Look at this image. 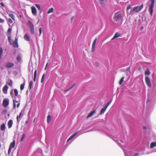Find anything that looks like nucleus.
Instances as JSON below:
<instances>
[{
  "instance_id": "f257e3e1",
  "label": "nucleus",
  "mask_w": 156,
  "mask_h": 156,
  "mask_svg": "<svg viewBox=\"0 0 156 156\" xmlns=\"http://www.w3.org/2000/svg\"><path fill=\"white\" fill-rule=\"evenodd\" d=\"M122 16L120 12H119L115 13L113 18L114 21L115 23H118L122 20Z\"/></svg>"
},
{
  "instance_id": "f03ea898",
  "label": "nucleus",
  "mask_w": 156,
  "mask_h": 156,
  "mask_svg": "<svg viewBox=\"0 0 156 156\" xmlns=\"http://www.w3.org/2000/svg\"><path fill=\"white\" fill-rule=\"evenodd\" d=\"M143 5L142 4L140 6H136L134 7L132 10H131L130 12V14L133 15L135 12H139L143 8Z\"/></svg>"
},
{
  "instance_id": "7ed1b4c3",
  "label": "nucleus",
  "mask_w": 156,
  "mask_h": 156,
  "mask_svg": "<svg viewBox=\"0 0 156 156\" xmlns=\"http://www.w3.org/2000/svg\"><path fill=\"white\" fill-rule=\"evenodd\" d=\"M125 156H138V154H134V152L131 151H128L123 149Z\"/></svg>"
},
{
  "instance_id": "20e7f679",
  "label": "nucleus",
  "mask_w": 156,
  "mask_h": 156,
  "mask_svg": "<svg viewBox=\"0 0 156 156\" xmlns=\"http://www.w3.org/2000/svg\"><path fill=\"white\" fill-rule=\"evenodd\" d=\"M27 24L29 27L31 34L32 35L34 34V27L33 23L30 20H28L27 22Z\"/></svg>"
},
{
  "instance_id": "39448f33",
  "label": "nucleus",
  "mask_w": 156,
  "mask_h": 156,
  "mask_svg": "<svg viewBox=\"0 0 156 156\" xmlns=\"http://www.w3.org/2000/svg\"><path fill=\"white\" fill-rule=\"evenodd\" d=\"M151 4L149 8V12L151 16L153 12V9L154 5V0H151Z\"/></svg>"
},
{
  "instance_id": "423d86ee",
  "label": "nucleus",
  "mask_w": 156,
  "mask_h": 156,
  "mask_svg": "<svg viewBox=\"0 0 156 156\" xmlns=\"http://www.w3.org/2000/svg\"><path fill=\"white\" fill-rule=\"evenodd\" d=\"M15 145V140H13V142H11L10 145L9 147L8 151V154H9L12 150V148H13Z\"/></svg>"
},
{
  "instance_id": "0eeeda50",
  "label": "nucleus",
  "mask_w": 156,
  "mask_h": 156,
  "mask_svg": "<svg viewBox=\"0 0 156 156\" xmlns=\"http://www.w3.org/2000/svg\"><path fill=\"white\" fill-rule=\"evenodd\" d=\"M145 81L147 86L149 87H151V83L149 78L148 76H146Z\"/></svg>"
},
{
  "instance_id": "6e6552de",
  "label": "nucleus",
  "mask_w": 156,
  "mask_h": 156,
  "mask_svg": "<svg viewBox=\"0 0 156 156\" xmlns=\"http://www.w3.org/2000/svg\"><path fill=\"white\" fill-rule=\"evenodd\" d=\"M9 103V100L8 98H5L4 99L3 101V106L6 107L7 106Z\"/></svg>"
},
{
  "instance_id": "1a4fd4ad",
  "label": "nucleus",
  "mask_w": 156,
  "mask_h": 156,
  "mask_svg": "<svg viewBox=\"0 0 156 156\" xmlns=\"http://www.w3.org/2000/svg\"><path fill=\"white\" fill-rule=\"evenodd\" d=\"M9 87L6 85L4 86L2 89V91L3 93L5 94H7V90L8 89Z\"/></svg>"
},
{
  "instance_id": "9d476101",
  "label": "nucleus",
  "mask_w": 156,
  "mask_h": 156,
  "mask_svg": "<svg viewBox=\"0 0 156 156\" xmlns=\"http://www.w3.org/2000/svg\"><path fill=\"white\" fill-rule=\"evenodd\" d=\"M31 9L32 13L34 15L36 16L37 14V10L36 8L34 6H32Z\"/></svg>"
},
{
  "instance_id": "9b49d317",
  "label": "nucleus",
  "mask_w": 156,
  "mask_h": 156,
  "mask_svg": "<svg viewBox=\"0 0 156 156\" xmlns=\"http://www.w3.org/2000/svg\"><path fill=\"white\" fill-rule=\"evenodd\" d=\"M78 132H76L74 134L71 135L67 140V142H68L72 139H73L78 133Z\"/></svg>"
},
{
  "instance_id": "f8f14e48",
  "label": "nucleus",
  "mask_w": 156,
  "mask_h": 156,
  "mask_svg": "<svg viewBox=\"0 0 156 156\" xmlns=\"http://www.w3.org/2000/svg\"><path fill=\"white\" fill-rule=\"evenodd\" d=\"M13 66L14 64L11 62H7L6 65V66L7 68H11Z\"/></svg>"
},
{
  "instance_id": "ddd939ff",
  "label": "nucleus",
  "mask_w": 156,
  "mask_h": 156,
  "mask_svg": "<svg viewBox=\"0 0 156 156\" xmlns=\"http://www.w3.org/2000/svg\"><path fill=\"white\" fill-rule=\"evenodd\" d=\"M96 41H97V38H96L94 41L93 42V43L92 44V51H94L95 50V47Z\"/></svg>"
},
{
  "instance_id": "4468645a",
  "label": "nucleus",
  "mask_w": 156,
  "mask_h": 156,
  "mask_svg": "<svg viewBox=\"0 0 156 156\" xmlns=\"http://www.w3.org/2000/svg\"><path fill=\"white\" fill-rule=\"evenodd\" d=\"M24 39L26 41H30V37L27 34H25L24 37Z\"/></svg>"
},
{
  "instance_id": "2eb2a0df",
  "label": "nucleus",
  "mask_w": 156,
  "mask_h": 156,
  "mask_svg": "<svg viewBox=\"0 0 156 156\" xmlns=\"http://www.w3.org/2000/svg\"><path fill=\"white\" fill-rule=\"evenodd\" d=\"M13 124V121L12 119L10 120L8 123V126L9 128H10L12 126Z\"/></svg>"
},
{
  "instance_id": "dca6fc26",
  "label": "nucleus",
  "mask_w": 156,
  "mask_h": 156,
  "mask_svg": "<svg viewBox=\"0 0 156 156\" xmlns=\"http://www.w3.org/2000/svg\"><path fill=\"white\" fill-rule=\"evenodd\" d=\"M11 45H12L14 48H17L18 47V42H16L15 41H14L13 42H12V44Z\"/></svg>"
},
{
  "instance_id": "f3484780",
  "label": "nucleus",
  "mask_w": 156,
  "mask_h": 156,
  "mask_svg": "<svg viewBox=\"0 0 156 156\" xmlns=\"http://www.w3.org/2000/svg\"><path fill=\"white\" fill-rule=\"evenodd\" d=\"M156 147V142H152L151 143L150 145V148H153Z\"/></svg>"
},
{
  "instance_id": "a211bd4d",
  "label": "nucleus",
  "mask_w": 156,
  "mask_h": 156,
  "mask_svg": "<svg viewBox=\"0 0 156 156\" xmlns=\"http://www.w3.org/2000/svg\"><path fill=\"white\" fill-rule=\"evenodd\" d=\"M96 113V110H94L91 113H90L89 115L87 116V118H88L91 116L92 115Z\"/></svg>"
},
{
  "instance_id": "6ab92c4d",
  "label": "nucleus",
  "mask_w": 156,
  "mask_h": 156,
  "mask_svg": "<svg viewBox=\"0 0 156 156\" xmlns=\"http://www.w3.org/2000/svg\"><path fill=\"white\" fill-rule=\"evenodd\" d=\"M96 113V110H94L91 113H90L89 115L87 116V118H88L91 116L92 115Z\"/></svg>"
},
{
  "instance_id": "aec40b11",
  "label": "nucleus",
  "mask_w": 156,
  "mask_h": 156,
  "mask_svg": "<svg viewBox=\"0 0 156 156\" xmlns=\"http://www.w3.org/2000/svg\"><path fill=\"white\" fill-rule=\"evenodd\" d=\"M3 49L2 48V47H0V59L2 58V55L3 52Z\"/></svg>"
},
{
  "instance_id": "412c9836",
  "label": "nucleus",
  "mask_w": 156,
  "mask_h": 156,
  "mask_svg": "<svg viewBox=\"0 0 156 156\" xmlns=\"http://www.w3.org/2000/svg\"><path fill=\"white\" fill-rule=\"evenodd\" d=\"M5 125L4 123H3L1 125V129L2 131H5Z\"/></svg>"
},
{
  "instance_id": "4be33fe9",
  "label": "nucleus",
  "mask_w": 156,
  "mask_h": 156,
  "mask_svg": "<svg viewBox=\"0 0 156 156\" xmlns=\"http://www.w3.org/2000/svg\"><path fill=\"white\" fill-rule=\"evenodd\" d=\"M115 136H116L115 135V137H114L113 138H112V139L114 140L115 141H117V139H118V140H120L121 142H123V141H122V140H121L119 139V137L118 138H117V137H118V136H116L115 137Z\"/></svg>"
},
{
  "instance_id": "5701e85b",
  "label": "nucleus",
  "mask_w": 156,
  "mask_h": 156,
  "mask_svg": "<svg viewBox=\"0 0 156 156\" xmlns=\"http://www.w3.org/2000/svg\"><path fill=\"white\" fill-rule=\"evenodd\" d=\"M150 74V72L148 69H147L145 72V76L149 75Z\"/></svg>"
},
{
  "instance_id": "b1692460",
  "label": "nucleus",
  "mask_w": 156,
  "mask_h": 156,
  "mask_svg": "<svg viewBox=\"0 0 156 156\" xmlns=\"http://www.w3.org/2000/svg\"><path fill=\"white\" fill-rule=\"evenodd\" d=\"M7 83L9 86H12V81L11 80H8L7 82Z\"/></svg>"
},
{
  "instance_id": "393cba45",
  "label": "nucleus",
  "mask_w": 156,
  "mask_h": 156,
  "mask_svg": "<svg viewBox=\"0 0 156 156\" xmlns=\"http://www.w3.org/2000/svg\"><path fill=\"white\" fill-rule=\"evenodd\" d=\"M106 109H107V108H106V107H105V108H102L100 114H102L105 111Z\"/></svg>"
},
{
  "instance_id": "a878e982",
  "label": "nucleus",
  "mask_w": 156,
  "mask_h": 156,
  "mask_svg": "<svg viewBox=\"0 0 156 156\" xmlns=\"http://www.w3.org/2000/svg\"><path fill=\"white\" fill-rule=\"evenodd\" d=\"M8 40L9 42L11 44H12V41H11V37L10 35L8 36Z\"/></svg>"
},
{
  "instance_id": "bb28decb",
  "label": "nucleus",
  "mask_w": 156,
  "mask_h": 156,
  "mask_svg": "<svg viewBox=\"0 0 156 156\" xmlns=\"http://www.w3.org/2000/svg\"><path fill=\"white\" fill-rule=\"evenodd\" d=\"M13 107L14 108H15L16 107V103H18V101H16V100L13 99Z\"/></svg>"
},
{
  "instance_id": "cd10ccee",
  "label": "nucleus",
  "mask_w": 156,
  "mask_h": 156,
  "mask_svg": "<svg viewBox=\"0 0 156 156\" xmlns=\"http://www.w3.org/2000/svg\"><path fill=\"white\" fill-rule=\"evenodd\" d=\"M37 70H36L34 73V81H35L36 80V78L37 76Z\"/></svg>"
},
{
  "instance_id": "c85d7f7f",
  "label": "nucleus",
  "mask_w": 156,
  "mask_h": 156,
  "mask_svg": "<svg viewBox=\"0 0 156 156\" xmlns=\"http://www.w3.org/2000/svg\"><path fill=\"white\" fill-rule=\"evenodd\" d=\"M9 16L10 17H11L12 18V19L13 20H15L14 16L13 14L12 13H9Z\"/></svg>"
},
{
  "instance_id": "c756f323",
  "label": "nucleus",
  "mask_w": 156,
  "mask_h": 156,
  "mask_svg": "<svg viewBox=\"0 0 156 156\" xmlns=\"http://www.w3.org/2000/svg\"><path fill=\"white\" fill-rule=\"evenodd\" d=\"M120 36V34L119 33H116L115 35H114V37H113V39L115 38L118 37H119Z\"/></svg>"
},
{
  "instance_id": "7c9ffc66",
  "label": "nucleus",
  "mask_w": 156,
  "mask_h": 156,
  "mask_svg": "<svg viewBox=\"0 0 156 156\" xmlns=\"http://www.w3.org/2000/svg\"><path fill=\"white\" fill-rule=\"evenodd\" d=\"M33 82L32 81H30L29 83V87L30 89V90L31 88L33 87Z\"/></svg>"
},
{
  "instance_id": "2f4dec72",
  "label": "nucleus",
  "mask_w": 156,
  "mask_h": 156,
  "mask_svg": "<svg viewBox=\"0 0 156 156\" xmlns=\"http://www.w3.org/2000/svg\"><path fill=\"white\" fill-rule=\"evenodd\" d=\"M124 77H122L119 81V83L120 85H121L124 79Z\"/></svg>"
},
{
  "instance_id": "473e14b6",
  "label": "nucleus",
  "mask_w": 156,
  "mask_h": 156,
  "mask_svg": "<svg viewBox=\"0 0 156 156\" xmlns=\"http://www.w3.org/2000/svg\"><path fill=\"white\" fill-rule=\"evenodd\" d=\"M51 116H50V115H48L47 117V122L48 123H49L50 120H51Z\"/></svg>"
},
{
  "instance_id": "72a5a7b5",
  "label": "nucleus",
  "mask_w": 156,
  "mask_h": 156,
  "mask_svg": "<svg viewBox=\"0 0 156 156\" xmlns=\"http://www.w3.org/2000/svg\"><path fill=\"white\" fill-rule=\"evenodd\" d=\"M25 84V83H23L21 85L20 88L21 90H23L24 89Z\"/></svg>"
},
{
  "instance_id": "f704fd0d",
  "label": "nucleus",
  "mask_w": 156,
  "mask_h": 156,
  "mask_svg": "<svg viewBox=\"0 0 156 156\" xmlns=\"http://www.w3.org/2000/svg\"><path fill=\"white\" fill-rule=\"evenodd\" d=\"M53 8H51L50 9H49V10H48V11L47 13L48 14H49L51 12H52L53 11Z\"/></svg>"
},
{
  "instance_id": "c9c22d12",
  "label": "nucleus",
  "mask_w": 156,
  "mask_h": 156,
  "mask_svg": "<svg viewBox=\"0 0 156 156\" xmlns=\"http://www.w3.org/2000/svg\"><path fill=\"white\" fill-rule=\"evenodd\" d=\"M17 60L19 62H20L21 60V57L20 55H18L16 58Z\"/></svg>"
},
{
  "instance_id": "e433bc0d",
  "label": "nucleus",
  "mask_w": 156,
  "mask_h": 156,
  "mask_svg": "<svg viewBox=\"0 0 156 156\" xmlns=\"http://www.w3.org/2000/svg\"><path fill=\"white\" fill-rule=\"evenodd\" d=\"M25 136H26V135L25 134H23L21 140V141H23L24 140V139L25 138Z\"/></svg>"
},
{
  "instance_id": "4c0bfd02",
  "label": "nucleus",
  "mask_w": 156,
  "mask_h": 156,
  "mask_svg": "<svg viewBox=\"0 0 156 156\" xmlns=\"http://www.w3.org/2000/svg\"><path fill=\"white\" fill-rule=\"evenodd\" d=\"M39 36H40L41 34L42 31V29L40 27L39 28Z\"/></svg>"
},
{
  "instance_id": "58836bf2",
  "label": "nucleus",
  "mask_w": 156,
  "mask_h": 156,
  "mask_svg": "<svg viewBox=\"0 0 156 156\" xmlns=\"http://www.w3.org/2000/svg\"><path fill=\"white\" fill-rule=\"evenodd\" d=\"M112 101V100H111L110 102H108L107 104L105 106V107H106V108H107L108 107V106L110 105V104L111 103V102Z\"/></svg>"
},
{
  "instance_id": "ea45409f",
  "label": "nucleus",
  "mask_w": 156,
  "mask_h": 156,
  "mask_svg": "<svg viewBox=\"0 0 156 156\" xmlns=\"http://www.w3.org/2000/svg\"><path fill=\"white\" fill-rule=\"evenodd\" d=\"M14 92L15 95L16 96L18 94V90L16 89H15L14 90Z\"/></svg>"
},
{
  "instance_id": "a19ab883",
  "label": "nucleus",
  "mask_w": 156,
  "mask_h": 156,
  "mask_svg": "<svg viewBox=\"0 0 156 156\" xmlns=\"http://www.w3.org/2000/svg\"><path fill=\"white\" fill-rule=\"evenodd\" d=\"M35 6L38 9V10H41V7H40V5H39L37 4H36Z\"/></svg>"
},
{
  "instance_id": "79ce46f5",
  "label": "nucleus",
  "mask_w": 156,
  "mask_h": 156,
  "mask_svg": "<svg viewBox=\"0 0 156 156\" xmlns=\"http://www.w3.org/2000/svg\"><path fill=\"white\" fill-rule=\"evenodd\" d=\"M8 22L10 24L12 23L13 22L12 20L10 18H9L8 19Z\"/></svg>"
},
{
  "instance_id": "37998d69",
  "label": "nucleus",
  "mask_w": 156,
  "mask_h": 156,
  "mask_svg": "<svg viewBox=\"0 0 156 156\" xmlns=\"http://www.w3.org/2000/svg\"><path fill=\"white\" fill-rule=\"evenodd\" d=\"M131 8V6L130 5H128L127 7V10L128 11V10L129 9Z\"/></svg>"
},
{
  "instance_id": "c03bdc74",
  "label": "nucleus",
  "mask_w": 156,
  "mask_h": 156,
  "mask_svg": "<svg viewBox=\"0 0 156 156\" xmlns=\"http://www.w3.org/2000/svg\"><path fill=\"white\" fill-rule=\"evenodd\" d=\"M21 117V116H20V115H18L17 117V121L18 122H19V121H20V120H19V118H20Z\"/></svg>"
},
{
  "instance_id": "a18cd8bd",
  "label": "nucleus",
  "mask_w": 156,
  "mask_h": 156,
  "mask_svg": "<svg viewBox=\"0 0 156 156\" xmlns=\"http://www.w3.org/2000/svg\"><path fill=\"white\" fill-rule=\"evenodd\" d=\"M4 22V20L0 18V23H3Z\"/></svg>"
},
{
  "instance_id": "49530a36",
  "label": "nucleus",
  "mask_w": 156,
  "mask_h": 156,
  "mask_svg": "<svg viewBox=\"0 0 156 156\" xmlns=\"http://www.w3.org/2000/svg\"><path fill=\"white\" fill-rule=\"evenodd\" d=\"M11 29L10 28H9L7 31V33H9V34L11 32Z\"/></svg>"
},
{
  "instance_id": "de8ad7c7",
  "label": "nucleus",
  "mask_w": 156,
  "mask_h": 156,
  "mask_svg": "<svg viewBox=\"0 0 156 156\" xmlns=\"http://www.w3.org/2000/svg\"><path fill=\"white\" fill-rule=\"evenodd\" d=\"M0 4H1V5L2 6H3V7H5V5H4V3H2V2H1V3Z\"/></svg>"
},
{
  "instance_id": "09e8293b",
  "label": "nucleus",
  "mask_w": 156,
  "mask_h": 156,
  "mask_svg": "<svg viewBox=\"0 0 156 156\" xmlns=\"http://www.w3.org/2000/svg\"><path fill=\"white\" fill-rule=\"evenodd\" d=\"M45 74H44L43 75H42V79H44V77H45Z\"/></svg>"
},
{
  "instance_id": "8fccbe9b",
  "label": "nucleus",
  "mask_w": 156,
  "mask_h": 156,
  "mask_svg": "<svg viewBox=\"0 0 156 156\" xmlns=\"http://www.w3.org/2000/svg\"><path fill=\"white\" fill-rule=\"evenodd\" d=\"M20 103H18V104L17 105V107L18 108L20 106Z\"/></svg>"
},
{
  "instance_id": "3c124183",
  "label": "nucleus",
  "mask_w": 156,
  "mask_h": 156,
  "mask_svg": "<svg viewBox=\"0 0 156 156\" xmlns=\"http://www.w3.org/2000/svg\"><path fill=\"white\" fill-rule=\"evenodd\" d=\"M48 63L46 64V67H45V69H46V68H47V67L48 66Z\"/></svg>"
},
{
  "instance_id": "603ef678",
  "label": "nucleus",
  "mask_w": 156,
  "mask_h": 156,
  "mask_svg": "<svg viewBox=\"0 0 156 156\" xmlns=\"http://www.w3.org/2000/svg\"><path fill=\"white\" fill-rule=\"evenodd\" d=\"M17 41H18V39L16 37L15 39V40L14 41H16V42H17Z\"/></svg>"
},
{
  "instance_id": "864d4df0",
  "label": "nucleus",
  "mask_w": 156,
  "mask_h": 156,
  "mask_svg": "<svg viewBox=\"0 0 156 156\" xmlns=\"http://www.w3.org/2000/svg\"><path fill=\"white\" fill-rule=\"evenodd\" d=\"M44 79L41 78V83H43V82L44 81Z\"/></svg>"
},
{
  "instance_id": "5fc2aeb1",
  "label": "nucleus",
  "mask_w": 156,
  "mask_h": 156,
  "mask_svg": "<svg viewBox=\"0 0 156 156\" xmlns=\"http://www.w3.org/2000/svg\"><path fill=\"white\" fill-rule=\"evenodd\" d=\"M130 69V68L129 67H128V68H127L126 69V71H129Z\"/></svg>"
},
{
  "instance_id": "6e6d98bb",
  "label": "nucleus",
  "mask_w": 156,
  "mask_h": 156,
  "mask_svg": "<svg viewBox=\"0 0 156 156\" xmlns=\"http://www.w3.org/2000/svg\"><path fill=\"white\" fill-rule=\"evenodd\" d=\"M22 112H21L20 113V115H20V116H21V115H22Z\"/></svg>"
},
{
  "instance_id": "4d7b16f0",
  "label": "nucleus",
  "mask_w": 156,
  "mask_h": 156,
  "mask_svg": "<svg viewBox=\"0 0 156 156\" xmlns=\"http://www.w3.org/2000/svg\"><path fill=\"white\" fill-rule=\"evenodd\" d=\"M26 123H28V120L26 121Z\"/></svg>"
},
{
  "instance_id": "13d9d810",
  "label": "nucleus",
  "mask_w": 156,
  "mask_h": 156,
  "mask_svg": "<svg viewBox=\"0 0 156 156\" xmlns=\"http://www.w3.org/2000/svg\"><path fill=\"white\" fill-rule=\"evenodd\" d=\"M149 100L148 99L147 100V102H149Z\"/></svg>"
},
{
  "instance_id": "bf43d9fd",
  "label": "nucleus",
  "mask_w": 156,
  "mask_h": 156,
  "mask_svg": "<svg viewBox=\"0 0 156 156\" xmlns=\"http://www.w3.org/2000/svg\"><path fill=\"white\" fill-rule=\"evenodd\" d=\"M144 129H146V127L144 126Z\"/></svg>"
},
{
  "instance_id": "052dcab7",
  "label": "nucleus",
  "mask_w": 156,
  "mask_h": 156,
  "mask_svg": "<svg viewBox=\"0 0 156 156\" xmlns=\"http://www.w3.org/2000/svg\"><path fill=\"white\" fill-rule=\"evenodd\" d=\"M12 93H12V91L11 92V95L12 94Z\"/></svg>"
},
{
  "instance_id": "680f3d73",
  "label": "nucleus",
  "mask_w": 156,
  "mask_h": 156,
  "mask_svg": "<svg viewBox=\"0 0 156 156\" xmlns=\"http://www.w3.org/2000/svg\"><path fill=\"white\" fill-rule=\"evenodd\" d=\"M143 29V27H141V30H142V29Z\"/></svg>"
},
{
  "instance_id": "e2e57ef3",
  "label": "nucleus",
  "mask_w": 156,
  "mask_h": 156,
  "mask_svg": "<svg viewBox=\"0 0 156 156\" xmlns=\"http://www.w3.org/2000/svg\"><path fill=\"white\" fill-rule=\"evenodd\" d=\"M73 17H72L71 18V20H72V19H73Z\"/></svg>"
},
{
  "instance_id": "0e129e2a",
  "label": "nucleus",
  "mask_w": 156,
  "mask_h": 156,
  "mask_svg": "<svg viewBox=\"0 0 156 156\" xmlns=\"http://www.w3.org/2000/svg\"><path fill=\"white\" fill-rule=\"evenodd\" d=\"M100 1H104L105 0H100Z\"/></svg>"
},
{
  "instance_id": "69168bd1",
  "label": "nucleus",
  "mask_w": 156,
  "mask_h": 156,
  "mask_svg": "<svg viewBox=\"0 0 156 156\" xmlns=\"http://www.w3.org/2000/svg\"><path fill=\"white\" fill-rule=\"evenodd\" d=\"M72 87H71L69 89H69H71V88H72Z\"/></svg>"
},
{
  "instance_id": "338daca9",
  "label": "nucleus",
  "mask_w": 156,
  "mask_h": 156,
  "mask_svg": "<svg viewBox=\"0 0 156 156\" xmlns=\"http://www.w3.org/2000/svg\"><path fill=\"white\" fill-rule=\"evenodd\" d=\"M66 90V91H68V90Z\"/></svg>"
},
{
  "instance_id": "774afa93",
  "label": "nucleus",
  "mask_w": 156,
  "mask_h": 156,
  "mask_svg": "<svg viewBox=\"0 0 156 156\" xmlns=\"http://www.w3.org/2000/svg\"><path fill=\"white\" fill-rule=\"evenodd\" d=\"M154 152H156V150L155 151H154Z\"/></svg>"
}]
</instances>
